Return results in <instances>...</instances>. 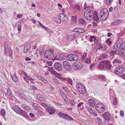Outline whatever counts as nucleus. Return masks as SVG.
Wrapping results in <instances>:
<instances>
[{
	"instance_id": "61",
	"label": "nucleus",
	"mask_w": 125,
	"mask_h": 125,
	"mask_svg": "<svg viewBox=\"0 0 125 125\" xmlns=\"http://www.w3.org/2000/svg\"><path fill=\"white\" fill-rule=\"evenodd\" d=\"M83 103L82 102L80 103H79L77 105V107H79L81 106L83 104Z\"/></svg>"
},
{
	"instance_id": "50",
	"label": "nucleus",
	"mask_w": 125,
	"mask_h": 125,
	"mask_svg": "<svg viewBox=\"0 0 125 125\" xmlns=\"http://www.w3.org/2000/svg\"><path fill=\"white\" fill-rule=\"evenodd\" d=\"M35 77L37 78L38 79L42 81L43 78H42L41 76L36 75H35Z\"/></svg>"
},
{
	"instance_id": "22",
	"label": "nucleus",
	"mask_w": 125,
	"mask_h": 125,
	"mask_svg": "<svg viewBox=\"0 0 125 125\" xmlns=\"http://www.w3.org/2000/svg\"><path fill=\"white\" fill-rule=\"evenodd\" d=\"M11 76L13 81L15 82H17L18 81V77L16 75V74H14V75H12L11 74Z\"/></svg>"
},
{
	"instance_id": "33",
	"label": "nucleus",
	"mask_w": 125,
	"mask_h": 125,
	"mask_svg": "<svg viewBox=\"0 0 125 125\" xmlns=\"http://www.w3.org/2000/svg\"><path fill=\"white\" fill-rule=\"evenodd\" d=\"M107 56L105 54H103L102 55L101 57H99V59H98L99 60H102V59H104L105 58H106Z\"/></svg>"
},
{
	"instance_id": "52",
	"label": "nucleus",
	"mask_w": 125,
	"mask_h": 125,
	"mask_svg": "<svg viewBox=\"0 0 125 125\" xmlns=\"http://www.w3.org/2000/svg\"><path fill=\"white\" fill-rule=\"evenodd\" d=\"M99 48L98 47V46H95L93 49V51L94 52H96L98 49H99Z\"/></svg>"
},
{
	"instance_id": "3",
	"label": "nucleus",
	"mask_w": 125,
	"mask_h": 125,
	"mask_svg": "<svg viewBox=\"0 0 125 125\" xmlns=\"http://www.w3.org/2000/svg\"><path fill=\"white\" fill-rule=\"evenodd\" d=\"M108 16V10L106 8H103L99 14L100 19L103 21H105Z\"/></svg>"
},
{
	"instance_id": "38",
	"label": "nucleus",
	"mask_w": 125,
	"mask_h": 125,
	"mask_svg": "<svg viewBox=\"0 0 125 125\" xmlns=\"http://www.w3.org/2000/svg\"><path fill=\"white\" fill-rule=\"evenodd\" d=\"M87 55V53L85 52L83 53L82 57V59L83 60H84L85 59Z\"/></svg>"
},
{
	"instance_id": "42",
	"label": "nucleus",
	"mask_w": 125,
	"mask_h": 125,
	"mask_svg": "<svg viewBox=\"0 0 125 125\" xmlns=\"http://www.w3.org/2000/svg\"><path fill=\"white\" fill-rule=\"evenodd\" d=\"M113 104L115 105H116L117 104V101L116 98L115 97L113 99Z\"/></svg>"
},
{
	"instance_id": "43",
	"label": "nucleus",
	"mask_w": 125,
	"mask_h": 125,
	"mask_svg": "<svg viewBox=\"0 0 125 125\" xmlns=\"http://www.w3.org/2000/svg\"><path fill=\"white\" fill-rule=\"evenodd\" d=\"M20 97L23 99L26 100V96L25 95L22 94H20Z\"/></svg>"
},
{
	"instance_id": "25",
	"label": "nucleus",
	"mask_w": 125,
	"mask_h": 125,
	"mask_svg": "<svg viewBox=\"0 0 125 125\" xmlns=\"http://www.w3.org/2000/svg\"><path fill=\"white\" fill-rule=\"evenodd\" d=\"M48 70L52 74L54 75L56 74V73L53 70L52 67H51L48 68Z\"/></svg>"
},
{
	"instance_id": "19",
	"label": "nucleus",
	"mask_w": 125,
	"mask_h": 125,
	"mask_svg": "<svg viewBox=\"0 0 125 125\" xmlns=\"http://www.w3.org/2000/svg\"><path fill=\"white\" fill-rule=\"evenodd\" d=\"M103 116L105 119L107 120H109L110 119V115L107 112L105 113L103 115Z\"/></svg>"
},
{
	"instance_id": "46",
	"label": "nucleus",
	"mask_w": 125,
	"mask_h": 125,
	"mask_svg": "<svg viewBox=\"0 0 125 125\" xmlns=\"http://www.w3.org/2000/svg\"><path fill=\"white\" fill-rule=\"evenodd\" d=\"M70 103L73 106H75V103L74 102V101L71 99L70 100Z\"/></svg>"
},
{
	"instance_id": "27",
	"label": "nucleus",
	"mask_w": 125,
	"mask_h": 125,
	"mask_svg": "<svg viewBox=\"0 0 125 125\" xmlns=\"http://www.w3.org/2000/svg\"><path fill=\"white\" fill-rule=\"evenodd\" d=\"M37 99L41 101H43L44 100V97L41 94H38L37 96Z\"/></svg>"
},
{
	"instance_id": "23",
	"label": "nucleus",
	"mask_w": 125,
	"mask_h": 125,
	"mask_svg": "<svg viewBox=\"0 0 125 125\" xmlns=\"http://www.w3.org/2000/svg\"><path fill=\"white\" fill-rule=\"evenodd\" d=\"M31 46L29 45H26L24 48L23 52L25 53H27L30 50Z\"/></svg>"
},
{
	"instance_id": "44",
	"label": "nucleus",
	"mask_w": 125,
	"mask_h": 125,
	"mask_svg": "<svg viewBox=\"0 0 125 125\" xmlns=\"http://www.w3.org/2000/svg\"><path fill=\"white\" fill-rule=\"evenodd\" d=\"M91 59L90 58L88 57L87 58L85 61V62L87 63L90 64L91 63Z\"/></svg>"
},
{
	"instance_id": "2",
	"label": "nucleus",
	"mask_w": 125,
	"mask_h": 125,
	"mask_svg": "<svg viewBox=\"0 0 125 125\" xmlns=\"http://www.w3.org/2000/svg\"><path fill=\"white\" fill-rule=\"evenodd\" d=\"M110 62L108 61H103L99 63L97 68L99 70H110L111 66Z\"/></svg>"
},
{
	"instance_id": "5",
	"label": "nucleus",
	"mask_w": 125,
	"mask_h": 125,
	"mask_svg": "<svg viewBox=\"0 0 125 125\" xmlns=\"http://www.w3.org/2000/svg\"><path fill=\"white\" fill-rule=\"evenodd\" d=\"M96 110L100 113H102L105 110V107L104 104L99 103L96 104L95 106Z\"/></svg>"
},
{
	"instance_id": "47",
	"label": "nucleus",
	"mask_w": 125,
	"mask_h": 125,
	"mask_svg": "<svg viewBox=\"0 0 125 125\" xmlns=\"http://www.w3.org/2000/svg\"><path fill=\"white\" fill-rule=\"evenodd\" d=\"M117 51H112L110 53V55L111 56H113L114 55L116 54V52Z\"/></svg>"
},
{
	"instance_id": "58",
	"label": "nucleus",
	"mask_w": 125,
	"mask_h": 125,
	"mask_svg": "<svg viewBox=\"0 0 125 125\" xmlns=\"http://www.w3.org/2000/svg\"><path fill=\"white\" fill-rule=\"evenodd\" d=\"M47 64L49 66H51L52 64V61H48L47 62Z\"/></svg>"
},
{
	"instance_id": "10",
	"label": "nucleus",
	"mask_w": 125,
	"mask_h": 125,
	"mask_svg": "<svg viewBox=\"0 0 125 125\" xmlns=\"http://www.w3.org/2000/svg\"><path fill=\"white\" fill-rule=\"evenodd\" d=\"M66 58L68 60L74 61L77 60L78 59V57L76 54H70L67 56Z\"/></svg>"
},
{
	"instance_id": "14",
	"label": "nucleus",
	"mask_w": 125,
	"mask_h": 125,
	"mask_svg": "<svg viewBox=\"0 0 125 125\" xmlns=\"http://www.w3.org/2000/svg\"><path fill=\"white\" fill-rule=\"evenodd\" d=\"M119 54L121 56L123 57H125V49L122 47L119 49L118 51Z\"/></svg>"
},
{
	"instance_id": "59",
	"label": "nucleus",
	"mask_w": 125,
	"mask_h": 125,
	"mask_svg": "<svg viewBox=\"0 0 125 125\" xmlns=\"http://www.w3.org/2000/svg\"><path fill=\"white\" fill-rule=\"evenodd\" d=\"M120 114L121 116H124V113L123 111H120Z\"/></svg>"
},
{
	"instance_id": "54",
	"label": "nucleus",
	"mask_w": 125,
	"mask_h": 125,
	"mask_svg": "<svg viewBox=\"0 0 125 125\" xmlns=\"http://www.w3.org/2000/svg\"><path fill=\"white\" fill-rule=\"evenodd\" d=\"M42 81L44 83H48V82L46 80L44 79V78H43L42 80Z\"/></svg>"
},
{
	"instance_id": "60",
	"label": "nucleus",
	"mask_w": 125,
	"mask_h": 125,
	"mask_svg": "<svg viewBox=\"0 0 125 125\" xmlns=\"http://www.w3.org/2000/svg\"><path fill=\"white\" fill-rule=\"evenodd\" d=\"M29 115L30 116L32 117H34L35 116L34 114L32 113H30L29 114Z\"/></svg>"
},
{
	"instance_id": "37",
	"label": "nucleus",
	"mask_w": 125,
	"mask_h": 125,
	"mask_svg": "<svg viewBox=\"0 0 125 125\" xmlns=\"http://www.w3.org/2000/svg\"><path fill=\"white\" fill-rule=\"evenodd\" d=\"M65 114L62 113L61 112H60L58 113V115L60 117L64 118Z\"/></svg>"
},
{
	"instance_id": "6",
	"label": "nucleus",
	"mask_w": 125,
	"mask_h": 125,
	"mask_svg": "<svg viewBox=\"0 0 125 125\" xmlns=\"http://www.w3.org/2000/svg\"><path fill=\"white\" fill-rule=\"evenodd\" d=\"M125 71V68L121 66H117L114 70V72L116 74L120 75L123 74Z\"/></svg>"
},
{
	"instance_id": "20",
	"label": "nucleus",
	"mask_w": 125,
	"mask_h": 125,
	"mask_svg": "<svg viewBox=\"0 0 125 125\" xmlns=\"http://www.w3.org/2000/svg\"><path fill=\"white\" fill-rule=\"evenodd\" d=\"M88 102L89 104L91 106L94 107V106L95 104V101L94 100L90 99Z\"/></svg>"
},
{
	"instance_id": "26",
	"label": "nucleus",
	"mask_w": 125,
	"mask_h": 125,
	"mask_svg": "<svg viewBox=\"0 0 125 125\" xmlns=\"http://www.w3.org/2000/svg\"><path fill=\"white\" fill-rule=\"evenodd\" d=\"M63 118L67 120H72L73 119V118L71 117L69 115H68L67 114H65Z\"/></svg>"
},
{
	"instance_id": "18",
	"label": "nucleus",
	"mask_w": 125,
	"mask_h": 125,
	"mask_svg": "<svg viewBox=\"0 0 125 125\" xmlns=\"http://www.w3.org/2000/svg\"><path fill=\"white\" fill-rule=\"evenodd\" d=\"M13 109L16 113L19 114L21 109L17 106H15L13 108Z\"/></svg>"
},
{
	"instance_id": "39",
	"label": "nucleus",
	"mask_w": 125,
	"mask_h": 125,
	"mask_svg": "<svg viewBox=\"0 0 125 125\" xmlns=\"http://www.w3.org/2000/svg\"><path fill=\"white\" fill-rule=\"evenodd\" d=\"M113 0H106V4L107 5H109L112 2Z\"/></svg>"
},
{
	"instance_id": "9",
	"label": "nucleus",
	"mask_w": 125,
	"mask_h": 125,
	"mask_svg": "<svg viewBox=\"0 0 125 125\" xmlns=\"http://www.w3.org/2000/svg\"><path fill=\"white\" fill-rule=\"evenodd\" d=\"M123 41L122 39H118L114 45L113 49L115 50L121 47L122 45H123Z\"/></svg>"
},
{
	"instance_id": "28",
	"label": "nucleus",
	"mask_w": 125,
	"mask_h": 125,
	"mask_svg": "<svg viewBox=\"0 0 125 125\" xmlns=\"http://www.w3.org/2000/svg\"><path fill=\"white\" fill-rule=\"evenodd\" d=\"M79 24H82L84 25L86 23L85 20L81 18L79 19Z\"/></svg>"
},
{
	"instance_id": "17",
	"label": "nucleus",
	"mask_w": 125,
	"mask_h": 125,
	"mask_svg": "<svg viewBox=\"0 0 125 125\" xmlns=\"http://www.w3.org/2000/svg\"><path fill=\"white\" fill-rule=\"evenodd\" d=\"M19 114L21 115L26 117H29L27 112L22 109L20 111Z\"/></svg>"
},
{
	"instance_id": "4",
	"label": "nucleus",
	"mask_w": 125,
	"mask_h": 125,
	"mask_svg": "<svg viewBox=\"0 0 125 125\" xmlns=\"http://www.w3.org/2000/svg\"><path fill=\"white\" fill-rule=\"evenodd\" d=\"M76 87L77 90L80 94H84L86 93V88L83 84L81 83H77Z\"/></svg>"
},
{
	"instance_id": "35",
	"label": "nucleus",
	"mask_w": 125,
	"mask_h": 125,
	"mask_svg": "<svg viewBox=\"0 0 125 125\" xmlns=\"http://www.w3.org/2000/svg\"><path fill=\"white\" fill-rule=\"evenodd\" d=\"M67 82L71 85H72L73 81L72 79L69 78L66 79Z\"/></svg>"
},
{
	"instance_id": "32",
	"label": "nucleus",
	"mask_w": 125,
	"mask_h": 125,
	"mask_svg": "<svg viewBox=\"0 0 125 125\" xmlns=\"http://www.w3.org/2000/svg\"><path fill=\"white\" fill-rule=\"evenodd\" d=\"M120 21L121 20H115L112 23V24L113 25H117L120 22Z\"/></svg>"
},
{
	"instance_id": "51",
	"label": "nucleus",
	"mask_w": 125,
	"mask_h": 125,
	"mask_svg": "<svg viewBox=\"0 0 125 125\" xmlns=\"http://www.w3.org/2000/svg\"><path fill=\"white\" fill-rule=\"evenodd\" d=\"M1 114L2 116H3L5 114V112L4 110H2L1 111Z\"/></svg>"
},
{
	"instance_id": "62",
	"label": "nucleus",
	"mask_w": 125,
	"mask_h": 125,
	"mask_svg": "<svg viewBox=\"0 0 125 125\" xmlns=\"http://www.w3.org/2000/svg\"><path fill=\"white\" fill-rule=\"evenodd\" d=\"M75 8L78 10H79L80 9V7L78 5H76L75 6Z\"/></svg>"
},
{
	"instance_id": "56",
	"label": "nucleus",
	"mask_w": 125,
	"mask_h": 125,
	"mask_svg": "<svg viewBox=\"0 0 125 125\" xmlns=\"http://www.w3.org/2000/svg\"><path fill=\"white\" fill-rule=\"evenodd\" d=\"M29 80L31 83L34 84V82L33 80L34 79L32 78H31L29 79Z\"/></svg>"
},
{
	"instance_id": "53",
	"label": "nucleus",
	"mask_w": 125,
	"mask_h": 125,
	"mask_svg": "<svg viewBox=\"0 0 125 125\" xmlns=\"http://www.w3.org/2000/svg\"><path fill=\"white\" fill-rule=\"evenodd\" d=\"M98 47L99 48V49L100 50L103 47V45L99 43L97 45Z\"/></svg>"
},
{
	"instance_id": "8",
	"label": "nucleus",
	"mask_w": 125,
	"mask_h": 125,
	"mask_svg": "<svg viewBox=\"0 0 125 125\" xmlns=\"http://www.w3.org/2000/svg\"><path fill=\"white\" fill-rule=\"evenodd\" d=\"M82 63L80 61H77L74 62L73 64V67L75 70H79L83 67Z\"/></svg>"
},
{
	"instance_id": "31",
	"label": "nucleus",
	"mask_w": 125,
	"mask_h": 125,
	"mask_svg": "<svg viewBox=\"0 0 125 125\" xmlns=\"http://www.w3.org/2000/svg\"><path fill=\"white\" fill-rule=\"evenodd\" d=\"M122 62V61L120 59L117 58L116 59H115L114 60L113 62V63H121Z\"/></svg>"
},
{
	"instance_id": "13",
	"label": "nucleus",
	"mask_w": 125,
	"mask_h": 125,
	"mask_svg": "<svg viewBox=\"0 0 125 125\" xmlns=\"http://www.w3.org/2000/svg\"><path fill=\"white\" fill-rule=\"evenodd\" d=\"M58 17L59 18L60 21H66L68 19L67 16L64 13L60 14L58 15Z\"/></svg>"
},
{
	"instance_id": "21",
	"label": "nucleus",
	"mask_w": 125,
	"mask_h": 125,
	"mask_svg": "<svg viewBox=\"0 0 125 125\" xmlns=\"http://www.w3.org/2000/svg\"><path fill=\"white\" fill-rule=\"evenodd\" d=\"M74 31L80 33H83L85 32L84 29L81 28H76L74 29Z\"/></svg>"
},
{
	"instance_id": "24",
	"label": "nucleus",
	"mask_w": 125,
	"mask_h": 125,
	"mask_svg": "<svg viewBox=\"0 0 125 125\" xmlns=\"http://www.w3.org/2000/svg\"><path fill=\"white\" fill-rule=\"evenodd\" d=\"M78 36V35L76 33H75V34L73 33L71 34L69 37V39L71 40H72L76 38Z\"/></svg>"
},
{
	"instance_id": "49",
	"label": "nucleus",
	"mask_w": 125,
	"mask_h": 125,
	"mask_svg": "<svg viewBox=\"0 0 125 125\" xmlns=\"http://www.w3.org/2000/svg\"><path fill=\"white\" fill-rule=\"evenodd\" d=\"M87 110L91 114H92V113H93V111L92 109H91L90 108H87Z\"/></svg>"
},
{
	"instance_id": "63",
	"label": "nucleus",
	"mask_w": 125,
	"mask_h": 125,
	"mask_svg": "<svg viewBox=\"0 0 125 125\" xmlns=\"http://www.w3.org/2000/svg\"><path fill=\"white\" fill-rule=\"evenodd\" d=\"M41 105L43 106L44 107H46L47 106V104H46L45 103H42L41 104Z\"/></svg>"
},
{
	"instance_id": "12",
	"label": "nucleus",
	"mask_w": 125,
	"mask_h": 125,
	"mask_svg": "<svg viewBox=\"0 0 125 125\" xmlns=\"http://www.w3.org/2000/svg\"><path fill=\"white\" fill-rule=\"evenodd\" d=\"M54 67L58 71H62L63 68L62 64L58 62L55 63Z\"/></svg>"
},
{
	"instance_id": "64",
	"label": "nucleus",
	"mask_w": 125,
	"mask_h": 125,
	"mask_svg": "<svg viewBox=\"0 0 125 125\" xmlns=\"http://www.w3.org/2000/svg\"><path fill=\"white\" fill-rule=\"evenodd\" d=\"M97 119L99 123L101 121V119L100 117H97Z\"/></svg>"
},
{
	"instance_id": "48",
	"label": "nucleus",
	"mask_w": 125,
	"mask_h": 125,
	"mask_svg": "<svg viewBox=\"0 0 125 125\" xmlns=\"http://www.w3.org/2000/svg\"><path fill=\"white\" fill-rule=\"evenodd\" d=\"M4 49H9V46L6 41H4Z\"/></svg>"
},
{
	"instance_id": "30",
	"label": "nucleus",
	"mask_w": 125,
	"mask_h": 125,
	"mask_svg": "<svg viewBox=\"0 0 125 125\" xmlns=\"http://www.w3.org/2000/svg\"><path fill=\"white\" fill-rule=\"evenodd\" d=\"M33 107L35 109H38L39 108V105L36 103H33L32 105Z\"/></svg>"
},
{
	"instance_id": "1",
	"label": "nucleus",
	"mask_w": 125,
	"mask_h": 125,
	"mask_svg": "<svg viewBox=\"0 0 125 125\" xmlns=\"http://www.w3.org/2000/svg\"><path fill=\"white\" fill-rule=\"evenodd\" d=\"M84 16V18L87 20H91L94 19V20L96 21L98 20V15L97 12L93 11L90 9H88L85 11Z\"/></svg>"
},
{
	"instance_id": "34",
	"label": "nucleus",
	"mask_w": 125,
	"mask_h": 125,
	"mask_svg": "<svg viewBox=\"0 0 125 125\" xmlns=\"http://www.w3.org/2000/svg\"><path fill=\"white\" fill-rule=\"evenodd\" d=\"M71 17V19L72 21L75 22H76L77 17L76 16H72Z\"/></svg>"
},
{
	"instance_id": "29",
	"label": "nucleus",
	"mask_w": 125,
	"mask_h": 125,
	"mask_svg": "<svg viewBox=\"0 0 125 125\" xmlns=\"http://www.w3.org/2000/svg\"><path fill=\"white\" fill-rule=\"evenodd\" d=\"M54 21L57 23H60L61 22V21L59 18L58 17V16L57 17L56 16L53 19Z\"/></svg>"
},
{
	"instance_id": "16",
	"label": "nucleus",
	"mask_w": 125,
	"mask_h": 125,
	"mask_svg": "<svg viewBox=\"0 0 125 125\" xmlns=\"http://www.w3.org/2000/svg\"><path fill=\"white\" fill-rule=\"evenodd\" d=\"M12 94L10 90H8L5 95V98L7 99H10L12 97Z\"/></svg>"
},
{
	"instance_id": "41",
	"label": "nucleus",
	"mask_w": 125,
	"mask_h": 125,
	"mask_svg": "<svg viewBox=\"0 0 125 125\" xmlns=\"http://www.w3.org/2000/svg\"><path fill=\"white\" fill-rule=\"evenodd\" d=\"M95 64L94 63L92 64L90 66V69L92 70L94 69V68L95 66Z\"/></svg>"
},
{
	"instance_id": "7",
	"label": "nucleus",
	"mask_w": 125,
	"mask_h": 125,
	"mask_svg": "<svg viewBox=\"0 0 125 125\" xmlns=\"http://www.w3.org/2000/svg\"><path fill=\"white\" fill-rule=\"evenodd\" d=\"M53 51V50H46L44 53V57L49 60H51L54 57Z\"/></svg>"
},
{
	"instance_id": "45",
	"label": "nucleus",
	"mask_w": 125,
	"mask_h": 125,
	"mask_svg": "<svg viewBox=\"0 0 125 125\" xmlns=\"http://www.w3.org/2000/svg\"><path fill=\"white\" fill-rule=\"evenodd\" d=\"M63 88L66 92L69 93H70V91L68 88L66 87H62Z\"/></svg>"
},
{
	"instance_id": "11",
	"label": "nucleus",
	"mask_w": 125,
	"mask_h": 125,
	"mask_svg": "<svg viewBox=\"0 0 125 125\" xmlns=\"http://www.w3.org/2000/svg\"><path fill=\"white\" fill-rule=\"evenodd\" d=\"M63 64L64 68L66 71H70L71 70L72 67L70 63L67 61H64Z\"/></svg>"
},
{
	"instance_id": "15",
	"label": "nucleus",
	"mask_w": 125,
	"mask_h": 125,
	"mask_svg": "<svg viewBox=\"0 0 125 125\" xmlns=\"http://www.w3.org/2000/svg\"><path fill=\"white\" fill-rule=\"evenodd\" d=\"M46 110L50 114H53L55 112V110L54 109L50 107H47L46 108Z\"/></svg>"
},
{
	"instance_id": "55",
	"label": "nucleus",
	"mask_w": 125,
	"mask_h": 125,
	"mask_svg": "<svg viewBox=\"0 0 125 125\" xmlns=\"http://www.w3.org/2000/svg\"><path fill=\"white\" fill-rule=\"evenodd\" d=\"M22 73H23L25 76H27V74L24 71L22 70H21Z\"/></svg>"
},
{
	"instance_id": "36",
	"label": "nucleus",
	"mask_w": 125,
	"mask_h": 125,
	"mask_svg": "<svg viewBox=\"0 0 125 125\" xmlns=\"http://www.w3.org/2000/svg\"><path fill=\"white\" fill-rule=\"evenodd\" d=\"M95 39V37L94 36H91L89 38V40L90 42H93V41L94 42Z\"/></svg>"
},
{
	"instance_id": "40",
	"label": "nucleus",
	"mask_w": 125,
	"mask_h": 125,
	"mask_svg": "<svg viewBox=\"0 0 125 125\" xmlns=\"http://www.w3.org/2000/svg\"><path fill=\"white\" fill-rule=\"evenodd\" d=\"M110 39H108L106 41V42L107 43V44L108 45H110L112 43V42L111 41H110Z\"/></svg>"
},
{
	"instance_id": "57",
	"label": "nucleus",
	"mask_w": 125,
	"mask_h": 125,
	"mask_svg": "<svg viewBox=\"0 0 125 125\" xmlns=\"http://www.w3.org/2000/svg\"><path fill=\"white\" fill-rule=\"evenodd\" d=\"M31 88L32 89H33L34 90H36L37 89L36 86L34 85H32V86H31Z\"/></svg>"
}]
</instances>
